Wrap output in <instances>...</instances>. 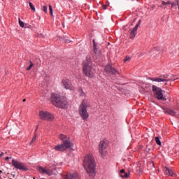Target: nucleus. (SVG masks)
Wrapping results in <instances>:
<instances>
[{"label": "nucleus", "mask_w": 179, "mask_h": 179, "mask_svg": "<svg viewBox=\"0 0 179 179\" xmlns=\"http://www.w3.org/2000/svg\"><path fill=\"white\" fill-rule=\"evenodd\" d=\"M2 174V171H0V175ZM0 178H1V176H0Z\"/></svg>", "instance_id": "58836bf2"}, {"label": "nucleus", "mask_w": 179, "mask_h": 179, "mask_svg": "<svg viewBox=\"0 0 179 179\" xmlns=\"http://www.w3.org/2000/svg\"><path fill=\"white\" fill-rule=\"evenodd\" d=\"M47 9H48V8H47V6H44L43 7V12H45V13H47Z\"/></svg>", "instance_id": "bb28decb"}, {"label": "nucleus", "mask_w": 179, "mask_h": 179, "mask_svg": "<svg viewBox=\"0 0 179 179\" xmlns=\"http://www.w3.org/2000/svg\"><path fill=\"white\" fill-rule=\"evenodd\" d=\"M120 176L122 178H128L129 177V173H126L125 169H121L120 171Z\"/></svg>", "instance_id": "f3484780"}, {"label": "nucleus", "mask_w": 179, "mask_h": 179, "mask_svg": "<svg viewBox=\"0 0 179 179\" xmlns=\"http://www.w3.org/2000/svg\"><path fill=\"white\" fill-rule=\"evenodd\" d=\"M62 83L65 89L67 90H73V89H75L73 85H72V83H71V80L69 79H64L62 80Z\"/></svg>", "instance_id": "f8f14e48"}, {"label": "nucleus", "mask_w": 179, "mask_h": 179, "mask_svg": "<svg viewBox=\"0 0 179 179\" xmlns=\"http://www.w3.org/2000/svg\"><path fill=\"white\" fill-rule=\"evenodd\" d=\"M38 171L41 174H47L48 176H51V171H50V169H44L43 166H38Z\"/></svg>", "instance_id": "4468645a"}, {"label": "nucleus", "mask_w": 179, "mask_h": 179, "mask_svg": "<svg viewBox=\"0 0 179 179\" xmlns=\"http://www.w3.org/2000/svg\"><path fill=\"white\" fill-rule=\"evenodd\" d=\"M131 61V57L127 56L124 59V62H129Z\"/></svg>", "instance_id": "a878e982"}, {"label": "nucleus", "mask_w": 179, "mask_h": 179, "mask_svg": "<svg viewBox=\"0 0 179 179\" xmlns=\"http://www.w3.org/2000/svg\"><path fill=\"white\" fill-rule=\"evenodd\" d=\"M105 72L108 75H117L118 73V71L115 69V68L111 66L110 64L106 66Z\"/></svg>", "instance_id": "9d476101"}, {"label": "nucleus", "mask_w": 179, "mask_h": 179, "mask_svg": "<svg viewBox=\"0 0 179 179\" xmlns=\"http://www.w3.org/2000/svg\"><path fill=\"white\" fill-rule=\"evenodd\" d=\"M95 72L94 65L92 64L90 59H87V61L83 64V73L88 78H92Z\"/></svg>", "instance_id": "20e7f679"}, {"label": "nucleus", "mask_w": 179, "mask_h": 179, "mask_svg": "<svg viewBox=\"0 0 179 179\" xmlns=\"http://www.w3.org/2000/svg\"><path fill=\"white\" fill-rule=\"evenodd\" d=\"M29 7L31 8V10H34V11L36 10V8H34V6L33 5V3L29 2Z\"/></svg>", "instance_id": "b1692460"}, {"label": "nucleus", "mask_w": 179, "mask_h": 179, "mask_svg": "<svg viewBox=\"0 0 179 179\" xmlns=\"http://www.w3.org/2000/svg\"><path fill=\"white\" fill-rule=\"evenodd\" d=\"M102 8H103V9H104V10H106V9H107V6L103 5V6H102Z\"/></svg>", "instance_id": "473e14b6"}, {"label": "nucleus", "mask_w": 179, "mask_h": 179, "mask_svg": "<svg viewBox=\"0 0 179 179\" xmlns=\"http://www.w3.org/2000/svg\"><path fill=\"white\" fill-rule=\"evenodd\" d=\"M145 150H146V152H150V150H151L150 147H149V145H147Z\"/></svg>", "instance_id": "c756f323"}, {"label": "nucleus", "mask_w": 179, "mask_h": 179, "mask_svg": "<svg viewBox=\"0 0 179 179\" xmlns=\"http://www.w3.org/2000/svg\"><path fill=\"white\" fill-rule=\"evenodd\" d=\"M150 80H152V82H158L159 83L160 82H169L170 80H173V79H174V76L173 75H163V76H160L159 78H150Z\"/></svg>", "instance_id": "423d86ee"}, {"label": "nucleus", "mask_w": 179, "mask_h": 179, "mask_svg": "<svg viewBox=\"0 0 179 179\" xmlns=\"http://www.w3.org/2000/svg\"><path fill=\"white\" fill-rule=\"evenodd\" d=\"M171 4L172 5V6H171V8H173V6H176V4L173 3H171Z\"/></svg>", "instance_id": "72a5a7b5"}, {"label": "nucleus", "mask_w": 179, "mask_h": 179, "mask_svg": "<svg viewBox=\"0 0 179 179\" xmlns=\"http://www.w3.org/2000/svg\"><path fill=\"white\" fill-rule=\"evenodd\" d=\"M36 138H37V135L35 133L33 138H32V140L29 143V145H33V143L34 142V141H36Z\"/></svg>", "instance_id": "412c9836"}, {"label": "nucleus", "mask_w": 179, "mask_h": 179, "mask_svg": "<svg viewBox=\"0 0 179 179\" xmlns=\"http://www.w3.org/2000/svg\"><path fill=\"white\" fill-rule=\"evenodd\" d=\"M50 100L53 106H55V107H58L59 108H66L68 106L66 99L55 93L52 94Z\"/></svg>", "instance_id": "7ed1b4c3"}, {"label": "nucleus", "mask_w": 179, "mask_h": 179, "mask_svg": "<svg viewBox=\"0 0 179 179\" xmlns=\"http://www.w3.org/2000/svg\"><path fill=\"white\" fill-rule=\"evenodd\" d=\"M83 166L90 177H94L96 176V162L94 161L93 155L88 154L85 157Z\"/></svg>", "instance_id": "f257e3e1"}, {"label": "nucleus", "mask_w": 179, "mask_h": 179, "mask_svg": "<svg viewBox=\"0 0 179 179\" xmlns=\"http://www.w3.org/2000/svg\"><path fill=\"white\" fill-rule=\"evenodd\" d=\"M12 164L13 166H14V167H15V169H17L18 170H23L24 171H26L27 170V167L24 166V164L21 163L17 160L13 159Z\"/></svg>", "instance_id": "1a4fd4ad"}, {"label": "nucleus", "mask_w": 179, "mask_h": 179, "mask_svg": "<svg viewBox=\"0 0 179 179\" xmlns=\"http://www.w3.org/2000/svg\"><path fill=\"white\" fill-rule=\"evenodd\" d=\"M155 141L157 145H158L159 146H162V141H160V138L159 137H155Z\"/></svg>", "instance_id": "6ab92c4d"}, {"label": "nucleus", "mask_w": 179, "mask_h": 179, "mask_svg": "<svg viewBox=\"0 0 179 179\" xmlns=\"http://www.w3.org/2000/svg\"><path fill=\"white\" fill-rule=\"evenodd\" d=\"M10 179H12V178H10Z\"/></svg>", "instance_id": "a19ab883"}, {"label": "nucleus", "mask_w": 179, "mask_h": 179, "mask_svg": "<svg viewBox=\"0 0 179 179\" xmlns=\"http://www.w3.org/2000/svg\"><path fill=\"white\" fill-rule=\"evenodd\" d=\"M59 138L62 140V144L56 145L54 148L55 150H57V152H64V150H66V149H70V148L73 146V143L71 142V138H69V137L64 134H60Z\"/></svg>", "instance_id": "f03ea898"}, {"label": "nucleus", "mask_w": 179, "mask_h": 179, "mask_svg": "<svg viewBox=\"0 0 179 179\" xmlns=\"http://www.w3.org/2000/svg\"><path fill=\"white\" fill-rule=\"evenodd\" d=\"M1 156H3V152H1V154H0V157Z\"/></svg>", "instance_id": "4c0bfd02"}, {"label": "nucleus", "mask_w": 179, "mask_h": 179, "mask_svg": "<svg viewBox=\"0 0 179 179\" xmlns=\"http://www.w3.org/2000/svg\"><path fill=\"white\" fill-rule=\"evenodd\" d=\"M18 22L20 27H24V22H23L20 18H18Z\"/></svg>", "instance_id": "4be33fe9"}, {"label": "nucleus", "mask_w": 179, "mask_h": 179, "mask_svg": "<svg viewBox=\"0 0 179 179\" xmlns=\"http://www.w3.org/2000/svg\"><path fill=\"white\" fill-rule=\"evenodd\" d=\"M29 62H30V65L29 66V67L27 68V71H30V69H31V68H33V66H34V64L31 61H30Z\"/></svg>", "instance_id": "5701e85b"}, {"label": "nucleus", "mask_w": 179, "mask_h": 179, "mask_svg": "<svg viewBox=\"0 0 179 179\" xmlns=\"http://www.w3.org/2000/svg\"><path fill=\"white\" fill-rule=\"evenodd\" d=\"M106 149H107V143L101 141L99 143V153H101L102 156H104V155L107 153V150H106Z\"/></svg>", "instance_id": "9b49d317"}, {"label": "nucleus", "mask_w": 179, "mask_h": 179, "mask_svg": "<svg viewBox=\"0 0 179 179\" xmlns=\"http://www.w3.org/2000/svg\"><path fill=\"white\" fill-rule=\"evenodd\" d=\"M37 129H38V125L36 127V130H35V134H36V132H37Z\"/></svg>", "instance_id": "f704fd0d"}, {"label": "nucleus", "mask_w": 179, "mask_h": 179, "mask_svg": "<svg viewBox=\"0 0 179 179\" xmlns=\"http://www.w3.org/2000/svg\"><path fill=\"white\" fill-rule=\"evenodd\" d=\"M64 43H71L69 39H64Z\"/></svg>", "instance_id": "2f4dec72"}, {"label": "nucleus", "mask_w": 179, "mask_h": 179, "mask_svg": "<svg viewBox=\"0 0 179 179\" xmlns=\"http://www.w3.org/2000/svg\"><path fill=\"white\" fill-rule=\"evenodd\" d=\"M137 24H138V27H139V26H141V20L138 21Z\"/></svg>", "instance_id": "c9c22d12"}, {"label": "nucleus", "mask_w": 179, "mask_h": 179, "mask_svg": "<svg viewBox=\"0 0 179 179\" xmlns=\"http://www.w3.org/2000/svg\"><path fill=\"white\" fill-rule=\"evenodd\" d=\"M64 179H80L78 173H69L63 177Z\"/></svg>", "instance_id": "ddd939ff"}, {"label": "nucleus", "mask_w": 179, "mask_h": 179, "mask_svg": "<svg viewBox=\"0 0 179 179\" xmlns=\"http://www.w3.org/2000/svg\"><path fill=\"white\" fill-rule=\"evenodd\" d=\"M152 92L155 96V97L158 99V100H163L164 101H166V100H167V99L164 98L163 96V90H162V89H160L159 87L156 86V85H153L152 86Z\"/></svg>", "instance_id": "0eeeda50"}, {"label": "nucleus", "mask_w": 179, "mask_h": 179, "mask_svg": "<svg viewBox=\"0 0 179 179\" xmlns=\"http://www.w3.org/2000/svg\"><path fill=\"white\" fill-rule=\"evenodd\" d=\"M171 3L168 1V2H166V1H162V5H170Z\"/></svg>", "instance_id": "cd10ccee"}, {"label": "nucleus", "mask_w": 179, "mask_h": 179, "mask_svg": "<svg viewBox=\"0 0 179 179\" xmlns=\"http://www.w3.org/2000/svg\"><path fill=\"white\" fill-rule=\"evenodd\" d=\"M85 94H85V92H83V90H80V96H82L83 97L84 96H85Z\"/></svg>", "instance_id": "c85d7f7f"}, {"label": "nucleus", "mask_w": 179, "mask_h": 179, "mask_svg": "<svg viewBox=\"0 0 179 179\" xmlns=\"http://www.w3.org/2000/svg\"><path fill=\"white\" fill-rule=\"evenodd\" d=\"M164 171L166 176H170L171 177H174V172L167 167L164 169Z\"/></svg>", "instance_id": "dca6fc26"}, {"label": "nucleus", "mask_w": 179, "mask_h": 179, "mask_svg": "<svg viewBox=\"0 0 179 179\" xmlns=\"http://www.w3.org/2000/svg\"><path fill=\"white\" fill-rule=\"evenodd\" d=\"M5 159L6 160H9V157H6Z\"/></svg>", "instance_id": "e433bc0d"}, {"label": "nucleus", "mask_w": 179, "mask_h": 179, "mask_svg": "<svg viewBox=\"0 0 179 179\" xmlns=\"http://www.w3.org/2000/svg\"><path fill=\"white\" fill-rule=\"evenodd\" d=\"M49 12L51 15V16H52V6L51 5H49Z\"/></svg>", "instance_id": "393cba45"}, {"label": "nucleus", "mask_w": 179, "mask_h": 179, "mask_svg": "<svg viewBox=\"0 0 179 179\" xmlns=\"http://www.w3.org/2000/svg\"><path fill=\"white\" fill-rule=\"evenodd\" d=\"M157 51H159V48H155L154 49L152 50V53L155 52V51H157Z\"/></svg>", "instance_id": "7c9ffc66"}, {"label": "nucleus", "mask_w": 179, "mask_h": 179, "mask_svg": "<svg viewBox=\"0 0 179 179\" xmlns=\"http://www.w3.org/2000/svg\"><path fill=\"white\" fill-rule=\"evenodd\" d=\"M39 117L41 120H44L45 121H54V115L47 111H40Z\"/></svg>", "instance_id": "6e6552de"}, {"label": "nucleus", "mask_w": 179, "mask_h": 179, "mask_svg": "<svg viewBox=\"0 0 179 179\" xmlns=\"http://www.w3.org/2000/svg\"><path fill=\"white\" fill-rule=\"evenodd\" d=\"M24 101H26V99H23V102H24Z\"/></svg>", "instance_id": "ea45409f"}, {"label": "nucleus", "mask_w": 179, "mask_h": 179, "mask_svg": "<svg viewBox=\"0 0 179 179\" xmlns=\"http://www.w3.org/2000/svg\"><path fill=\"white\" fill-rule=\"evenodd\" d=\"M138 27H139V24H136L134 27V29L131 31L130 38H131V40H134V38H135V36H136V34L138 33Z\"/></svg>", "instance_id": "2eb2a0df"}, {"label": "nucleus", "mask_w": 179, "mask_h": 179, "mask_svg": "<svg viewBox=\"0 0 179 179\" xmlns=\"http://www.w3.org/2000/svg\"><path fill=\"white\" fill-rule=\"evenodd\" d=\"M93 43H94V54H97V45H96V41L93 40Z\"/></svg>", "instance_id": "aec40b11"}, {"label": "nucleus", "mask_w": 179, "mask_h": 179, "mask_svg": "<svg viewBox=\"0 0 179 179\" xmlns=\"http://www.w3.org/2000/svg\"><path fill=\"white\" fill-rule=\"evenodd\" d=\"M87 107H89V103L87 101L83 100L79 107V114L83 120L87 121L89 118V113L87 112Z\"/></svg>", "instance_id": "39448f33"}, {"label": "nucleus", "mask_w": 179, "mask_h": 179, "mask_svg": "<svg viewBox=\"0 0 179 179\" xmlns=\"http://www.w3.org/2000/svg\"><path fill=\"white\" fill-rule=\"evenodd\" d=\"M165 114H169V115H176V112L171 109H165Z\"/></svg>", "instance_id": "a211bd4d"}]
</instances>
